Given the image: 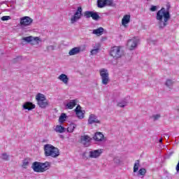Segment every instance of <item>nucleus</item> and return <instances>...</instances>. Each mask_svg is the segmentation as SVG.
I'll list each match as a JSON object with an SVG mask.
<instances>
[{"label":"nucleus","mask_w":179,"mask_h":179,"mask_svg":"<svg viewBox=\"0 0 179 179\" xmlns=\"http://www.w3.org/2000/svg\"><path fill=\"white\" fill-rule=\"evenodd\" d=\"M36 100L38 103V106H39L41 108H45V107L48 106V101H47V98H45V95L41 93H38L36 94Z\"/></svg>","instance_id":"obj_5"},{"label":"nucleus","mask_w":179,"mask_h":179,"mask_svg":"<svg viewBox=\"0 0 179 179\" xmlns=\"http://www.w3.org/2000/svg\"><path fill=\"white\" fill-rule=\"evenodd\" d=\"M101 47V45H100V43H96L94 46L93 48L94 50H98L100 51V48Z\"/></svg>","instance_id":"obj_36"},{"label":"nucleus","mask_w":179,"mask_h":179,"mask_svg":"<svg viewBox=\"0 0 179 179\" xmlns=\"http://www.w3.org/2000/svg\"><path fill=\"white\" fill-rule=\"evenodd\" d=\"M92 33L93 34H96V36H101L103 33H104V28L99 27L96 29H94Z\"/></svg>","instance_id":"obj_21"},{"label":"nucleus","mask_w":179,"mask_h":179,"mask_svg":"<svg viewBox=\"0 0 179 179\" xmlns=\"http://www.w3.org/2000/svg\"><path fill=\"white\" fill-rule=\"evenodd\" d=\"M141 166V162L139 160H136L134 165V173H137L138 170H139V167Z\"/></svg>","instance_id":"obj_26"},{"label":"nucleus","mask_w":179,"mask_h":179,"mask_svg":"<svg viewBox=\"0 0 179 179\" xmlns=\"http://www.w3.org/2000/svg\"><path fill=\"white\" fill-rule=\"evenodd\" d=\"M22 108L24 110H28V111H31V110L36 108V105L33 104L31 102H25L22 105Z\"/></svg>","instance_id":"obj_18"},{"label":"nucleus","mask_w":179,"mask_h":179,"mask_svg":"<svg viewBox=\"0 0 179 179\" xmlns=\"http://www.w3.org/2000/svg\"><path fill=\"white\" fill-rule=\"evenodd\" d=\"M1 159H2V160H6V162H8V160H9V155H8V154L6 153H3L1 156Z\"/></svg>","instance_id":"obj_34"},{"label":"nucleus","mask_w":179,"mask_h":179,"mask_svg":"<svg viewBox=\"0 0 179 179\" xmlns=\"http://www.w3.org/2000/svg\"><path fill=\"white\" fill-rule=\"evenodd\" d=\"M66 120V114L65 113H62L60 117H59V122H65Z\"/></svg>","instance_id":"obj_29"},{"label":"nucleus","mask_w":179,"mask_h":179,"mask_svg":"<svg viewBox=\"0 0 179 179\" xmlns=\"http://www.w3.org/2000/svg\"><path fill=\"white\" fill-rule=\"evenodd\" d=\"M138 44H139V38L134 37L127 41V48L130 51H132L133 50H135L136 47H138Z\"/></svg>","instance_id":"obj_10"},{"label":"nucleus","mask_w":179,"mask_h":179,"mask_svg":"<svg viewBox=\"0 0 179 179\" xmlns=\"http://www.w3.org/2000/svg\"><path fill=\"white\" fill-rule=\"evenodd\" d=\"M157 10V7L156 6H152V7L150 8L151 12H156Z\"/></svg>","instance_id":"obj_39"},{"label":"nucleus","mask_w":179,"mask_h":179,"mask_svg":"<svg viewBox=\"0 0 179 179\" xmlns=\"http://www.w3.org/2000/svg\"><path fill=\"white\" fill-rule=\"evenodd\" d=\"M33 24V20L29 16H24L20 18V26L21 29H24L25 27H29Z\"/></svg>","instance_id":"obj_8"},{"label":"nucleus","mask_w":179,"mask_h":179,"mask_svg":"<svg viewBox=\"0 0 179 179\" xmlns=\"http://www.w3.org/2000/svg\"><path fill=\"white\" fill-rule=\"evenodd\" d=\"M99 75L101 79L102 85L107 86L110 83V74L108 73V70L106 69H102L99 71Z\"/></svg>","instance_id":"obj_6"},{"label":"nucleus","mask_w":179,"mask_h":179,"mask_svg":"<svg viewBox=\"0 0 179 179\" xmlns=\"http://www.w3.org/2000/svg\"><path fill=\"white\" fill-rule=\"evenodd\" d=\"M75 111L79 120H83V118H85V113L83 112V110H82V108L80 107V106L78 105L76 108Z\"/></svg>","instance_id":"obj_14"},{"label":"nucleus","mask_w":179,"mask_h":179,"mask_svg":"<svg viewBox=\"0 0 179 179\" xmlns=\"http://www.w3.org/2000/svg\"><path fill=\"white\" fill-rule=\"evenodd\" d=\"M173 85H174V80L172 79H168L165 82V85L166 87H169V89H171V87H173Z\"/></svg>","instance_id":"obj_27"},{"label":"nucleus","mask_w":179,"mask_h":179,"mask_svg":"<svg viewBox=\"0 0 179 179\" xmlns=\"http://www.w3.org/2000/svg\"><path fill=\"white\" fill-rule=\"evenodd\" d=\"M130 20H131V15H124L122 20V26H127V24L129 23Z\"/></svg>","instance_id":"obj_20"},{"label":"nucleus","mask_w":179,"mask_h":179,"mask_svg":"<svg viewBox=\"0 0 179 179\" xmlns=\"http://www.w3.org/2000/svg\"><path fill=\"white\" fill-rule=\"evenodd\" d=\"M108 0H97L98 8H104L106 6Z\"/></svg>","instance_id":"obj_22"},{"label":"nucleus","mask_w":179,"mask_h":179,"mask_svg":"<svg viewBox=\"0 0 179 179\" xmlns=\"http://www.w3.org/2000/svg\"><path fill=\"white\" fill-rule=\"evenodd\" d=\"M128 106V101L127 99H124L120 102L117 103V107H120L121 108H124V107H127Z\"/></svg>","instance_id":"obj_25"},{"label":"nucleus","mask_w":179,"mask_h":179,"mask_svg":"<svg viewBox=\"0 0 179 179\" xmlns=\"http://www.w3.org/2000/svg\"><path fill=\"white\" fill-rule=\"evenodd\" d=\"M55 132H57L58 134H64L65 132V127H62V125H57L55 128Z\"/></svg>","instance_id":"obj_23"},{"label":"nucleus","mask_w":179,"mask_h":179,"mask_svg":"<svg viewBox=\"0 0 179 179\" xmlns=\"http://www.w3.org/2000/svg\"><path fill=\"white\" fill-rule=\"evenodd\" d=\"M114 162L116 163V164H120L121 163V159H120L119 157H115L114 159Z\"/></svg>","instance_id":"obj_38"},{"label":"nucleus","mask_w":179,"mask_h":179,"mask_svg":"<svg viewBox=\"0 0 179 179\" xmlns=\"http://www.w3.org/2000/svg\"><path fill=\"white\" fill-rule=\"evenodd\" d=\"M156 19L158 22V27L160 30H163L167 24H169V20H170V12L169 10H166V8H162L157 11Z\"/></svg>","instance_id":"obj_1"},{"label":"nucleus","mask_w":179,"mask_h":179,"mask_svg":"<svg viewBox=\"0 0 179 179\" xmlns=\"http://www.w3.org/2000/svg\"><path fill=\"white\" fill-rule=\"evenodd\" d=\"M82 16H83V8H82L81 6H79L77 8L74 14L71 17L70 22L71 24H75V23L80 20Z\"/></svg>","instance_id":"obj_4"},{"label":"nucleus","mask_w":179,"mask_h":179,"mask_svg":"<svg viewBox=\"0 0 179 179\" xmlns=\"http://www.w3.org/2000/svg\"><path fill=\"white\" fill-rule=\"evenodd\" d=\"M57 79L60 80V82H62L64 85H66V86L68 85V84L69 83V77H68L66 74H64V73L60 74L58 76Z\"/></svg>","instance_id":"obj_15"},{"label":"nucleus","mask_w":179,"mask_h":179,"mask_svg":"<svg viewBox=\"0 0 179 179\" xmlns=\"http://www.w3.org/2000/svg\"><path fill=\"white\" fill-rule=\"evenodd\" d=\"M78 104V99H73L70 100L66 104V108L67 110H72L75 106Z\"/></svg>","instance_id":"obj_16"},{"label":"nucleus","mask_w":179,"mask_h":179,"mask_svg":"<svg viewBox=\"0 0 179 179\" xmlns=\"http://www.w3.org/2000/svg\"><path fill=\"white\" fill-rule=\"evenodd\" d=\"M51 164L49 162H34L31 165V169L35 173H44L50 169Z\"/></svg>","instance_id":"obj_3"},{"label":"nucleus","mask_w":179,"mask_h":179,"mask_svg":"<svg viewBox=\"0 0 179 179\" xmlns=\"http://www.w3.org/2000/svg\"><path fill=\"white\" fill-rule=\"evenodd\" d=\"M92 18L93 20H99V19H100V15H99L97 13L92 11Z\"/></svg>","instance_id":"obj_32"},{"label":"nucleus","mask_w":179,"mask_h":179,"mask_svg":"<svg viewBox=\"0 0 179 179\" xmlns=\"http://www.w3.org/2000/svg\"><path fill=\"white\" fill-rule=\"evenodd\" d=\"M110 55L115 59H118V58H121L124 55V52H122L120 46H115L110 49Z\"/></svg>","instance_id":"obj_7"},{"label":"nucleus","mask_w":179,"mask_h":179,"mask_svg":"<svg viewBox=\"0 0 179 179\" xmlns=\"http://www.w3.org/2000/svg\"><path fill=\"white\" fill-rule=\"evenodd\" d=\"M166 6H167L168 10L170 9V5L169 4H167Z\"/></svg>","instance_id":"obj_40"},{"label":"nucleus","mask_w":179,"mask_h":179,"mask_svg":"<svg viewBox=\"0 0 179 179\" xmlns=\"http://www.w3.org/2000/svg\"><path fill=\"white\" fill-rule=\"evenodd\" d=\"M1 20H2L3 22H5V21H6V20H10V16H8V15L3 16V17H1Z\"/></svg>","instance_id":"obj_37"},{"label":"nucleus","mask_w":179,"mask_h":179,"mask_svg":"<svg viewBox=\"0 0 179 179\" xmlns=\"http://www.w3.org/2000/svg\"><path fill=\"white\" fill-rule=\"evenodd\" d=\"M22 41L31 44V45H37L39 44L40 41H41V39H40L38 36L34 37L33 36H29L22 38Z\"/></svg>","instance_id":"obj_9"},{"label":"nucleus","mask_w":179,"mask_h":179,"mask_svg":"<svg viewBox=\"0 0 179 179\" xmlns=\"http://www.w3.org/2000/svg\"><path fill=\"white\" fill-rule=\"evenodd\" d=\"M93 139L97 142H103L104 141V135L101 132H96L93 136Z\"/></svg>","instance_id":"obj_17"},{"label":"nucleus","mask_w":179,"mask_h":179,"mask_svg":"<svg viewBox=\"0 0 179 179\" xmlns=\"http://www.w3.org/2000/svg\"><path fill=\"white\" fill-rule=\"evenodd\" d=\"M43 150L46 157H53V159H56V157H58L60 155L59 149L51 144L44 145Z\"/></svg>","instance_id":"obj_2"},{"label":"nucleus","mask_w":179,"mask_h":179,"mask_svg":"<svg viewBox=\"0 0 179 179\" xmlns=\"http://www.w3.org/2000/svg\"><path fill=\"white\" fill-rule=\"evenodd\" d=\"M137 176H138V177H141V178H143V177L146 176V169H145V168L140 169Z\"/></svg>","instance_id":"obj_28"},{"label":"nucleus","mask_w":179,"mask_h":179,"mask_svg":"<svg viewBox=\"0 0 179 179\" xmlns=\"http://www.w3.org/2000/svg\"><path fill=\"white\" fill-rule=\"evenodd\" d=\"M93 15V11H85L84 13V17H86V19H90V17H92Z\"/></svg>","instance_id":"obj_31"},{"label":"nucleus","mask_w":179,"mask_h":179,"mask_svg":"<svg viewBox=\"0 0 179 179\" xmlns=\"http://www.w3.org/2000/svg\"><path fill=\"white\" fill-rule=\"evenodd\" d=\"M75 128H76V124H71L69 125V127L67 128V132L72 133L75 130Z\"/></svg>","instance_id":"obj_30"},{"label":"nucleus","mask_w":179,"mask_h":179,"mask_svg":"<svg viewBox=\"0 0 179 179\" xmlns=\"http://www.w3.org/2000/svg\"><path fill=\"white\" fill-rule=\"evenodd\" d=\"M150 118V120H152V121H158V120H160V118H162V115L160 113L154 114L151 115Z\"/></svg>","instance_id":"obj_24"},{"label":"nucleus","mask_w":179,"mask_h":179,"mask_svg":"<svg viewBox=\"0 0 179 179\" xmlns=\"http://www.w3.org/2000/svg\"><path fill=\"white\" fill-rule=\"evenodd\" d=\"M88 124L90 125L93 124H100V120H99L96 115L90 114L88 117Z\"/></svg>","instance_id":"obj_13"},{"label":"nucleus","mask_w":179,"mask_h":179,"mask_svg":"<svg viewBox=\"0 0 179 179\" xmlns=\"http://www.w3.org/2000/svg\"><path fill=\"white\" fill-rule=\"evenodd\" d=\"M80 143L85 146V148H88V146H90L92 143V137L87 136V135H83L80 136Z\"/></svg>","instance_id":"obj_11"},{"label":"nucleus","mask_w":179,"mask_h":179,"mask_svg":"<svg viewBox=\"0 0 179 179\" xmlns=\"http://www.w3.org/2000/svg\"><path fill=\"white\" fill-rule=\"evenodd\" d=\"M28 166H29V160L24 159L22 165V169H27Z\"/></svg>","instance_id":"obj_33"},{"label":"nucleus","mask_w":179,"mask_h":179,"mask_svg":"<svg viewBox=\"0 0 179 179\" xmlns=\"http://www.w3.org/2000/svg\"><path fill=\"white\" fill-rule=\"evenodd\" d=\"M147 1H150V0H147Z\"/></svg>","instance_id":"obj_42"},{"label":"nucleus","mask_w":179,"mask_h":179,"mask_svg":"<svg viewBox=\"0 0 179 179\" xmlns=\"http://www.w3.org/2000/svg\"><path fill=\"white\" fill-rule=\"evenodd\" d=\"M101 153H103V149L93 150L90 151L89 157L91 159H97L101 156Z\"/></svg>","instance_id":"obj_12"},{"label":"nucleus","mask_w":179,"mask_h":179,"mask_svg":"<svg viewBox=\"0 0 179 179\" xmlns=\"http://www.w3.org/2000/svg\"><path fill=\"white\" fill-rule=\"evenodd\" d=\"M80 48L75 47L69 50V55H70V57H72L73 55H78V54H80Z\"/></svg>","instance_id":"obj_19"},{"label":"nucleus","mask_w":179,"mask_h":179,"mask_svg":"<svg viewBox=\"0 0 179 179\" xmlns=\"http://www.w3.org/2000/svg\"><path fill=\"white\" fill-rule=\"evenodd\" d=\"M100 50L97 49H93L90 51V55H96V54H99Z\"/></svg>","instance_id":"obj_35"},{"label":"nucleus","mask_w":179,"mask_h":179,"mask_svg":"<svg viewBox=\"0 0 179 179\" xmlns=\"http://www.w3.org/2000/svg\"><path fill=\"white\" fill-rule=\"evenodd\" d=\"M162 142H163V138L159 139V143H162Z\"/></svg>","instance_id":"obj_41"}]
</instances>
